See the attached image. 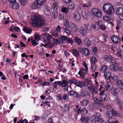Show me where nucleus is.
Wrapping results in <instances>:
<instances>
[{
  "label": "nucleus",
  "mask_w": 123,
  "mask_h": 123,
  "mask_svg": "<svg viewBox=\"0 0 123 123\" xmlns=\"http://www.w3.org/2000/svg\"><path fill=\"white\" fill-rule=\"evenodd\" d=\"M87 86L88 87L89 90L92 89V88L94 86L92 84L91 82L88 83L87 85Z\"/></svg>",
  "instance_id": "603ef678"
},
{
  "label": "nucleus",
  "mask_w": 123,
  "mask_h": 123,
  "mask_svg": "<svg viewBox=\"0 0 123 123\" xmlns=\"http://www.w3.org/2000/svg\"><path fill=\"white\" fill-rule=\"evenodd\" d=\"M92 97V99L95 102L92 103V105L97 108H99L101 106L102 103L100 98L99 99L96 97Z\"/></svg>",
  "instance_id": "20e7f679"
},
{
  "label": "nucleus",
  "mask_w": 123,
  "mask_h": 123,
  "mask_svg": "<svg viewBox=\"0 0 123 123\" xmlns=\"http://www.w3.org/2000/svg\"><path fill=\"white\" fill-rule=\"evenodd\" d=\"M91 5V3L89 1L86 3H84L82 4V5L84 8H88Z\"/></svg>",
  "instance_id": "a19ab883"
},
{
  "label": "nucleus",
  "mask_w": 123,
  "mask_h": 123,
  "mask_svg": "<svg viewBox=\"0 0 123 123\" xmlns=\"http://www.w3.org/2000/svg\"><path fill=\"white\" fill-rule=\"evenodd\" d=\"M108 122L109 123H115V122H117V121L115 120L113 117H110L109 118Z\"/></svg>",
  "instance_id": "473e14b6"
},
{
  "label": "nucleus",
  "mask_w": 123,
  "mask_h": 123,
  "mask_svg": "<svg viewBox=\"0 0 123 123\" xmlns=\"http://www.w3.org/2000/svg\"><path fill=\"white\" fill-rule=\"evenodd\" d=\"M89 120V118L87 117H82L80 120L82 123H83L85 121H88Z\"/></svg>",
  "instance_id": "2f4dec72"
},
{
  "label": "nucleus",
  "mask_w": 123,
  "mask_h": 123,
  "mask_svg": "<svg viewBox=\"0 0 123 123\" xmlns=\"http://www.w3.org/2000/svg\"><path fill=\"white\" fill-rule=\"evenodd\" d=\"M88 91L86 89H83L80 93V96L82 97H86L87 95Z\"/></svg>",
  "instance_id": "5701e85b"
},
{
  "label": "nucleus",
  "mask_w": 123,
  "mask_h": 123,
  "mask_svg": "<svg viewBox=\"0 0 123 123\" xmlns=\"http://www.w3.org/2000/svg\"><path fill=\"white\" fill-rule=\"evenodd\" d=\"M92 12L94 15L97 17H100L102 16L101 11L98 8H93L92 9Z\"/></svg>",
  "instance_id": "423d86ee"
},
{
  "label": "nucleus",
  "mask_w": 123,
  "mask_h": 123,
  "mask_svg": "<svg viewBox=\"0 0 123 123\" xmlns=\"http://www.w3.org/2000/svg\"><path fill=\"white\" fill-rule=\"evenodd\" d=\"M84 42L85 45L87 47H89L91 45L90 41L89 39L87 38H85L84 40Z\"/></svg>",
  "instance_id": "b1692460"
},
{
  "label": "nucleus",
  "mask_w": 123,
  "mask_h": 123,
  "mask_svg": "<svg viewBox=\"0 0 123 123\" xmlns=\"http://www.w3.org/2000/svg\"><path fill=\"white\" fill-rule=\"evenodd\" d=\"M41 37L43 38V40L45 43H48L50 41L51 39L53 37L52 35L47 33H43L41 35Z\"/></svg>",
  "instance_id": "7ed1b4c3"
},
{
  "label": "nucleus",
  "mask_w": 123,
  "mask_h": 123,
  "mask_svg": "<svg viewBox=\"0 0 123 123\" xmlns=\"http://www.w3.org/2000/svg\"><path fill=\"white\" fill-rule=\"evenodd\" d=\"M79 51L76 49H72V54L76 57H79L80 56V54Z\"/></svg>",
  "instance_id": "f3484780"
},
{
  "label": "nucleus",
  "mask_w": 123,
  "mask_h": 123,
  "mask_svg": "<svg viewBox=\"0 0 123 123\" xmlns=\"http://www.w3.org/2000/svg\"><path fill=\"white\" fill-rule=\"evenodd\" d=\"M113 116L117 117L119 118H121L122 117V115L120 113H118L117 111L115 110L113 112Z\"/></svg>",
  "instance_id": "72a5a7b5"
},
{
  "label": "nucleus",
  "mask_w": 123,
  "mask_h": 123,
  "mask_svg": "<svg viewBox=\"0 0 123 123\" xmlns=\"http://www.w3.org/2000/svg\"><path fill=\"white\" fill-rule=\"evenodd\" d=\"M60 38L61 39L62 41H66L68 39V37L65 36H61L60 37Z\"/></svg>",
  "instance_id": "5fc2aeb1"
},
{
  "label": "nucleus",
  "mask_w": 123,
  "mask_h": 123,
  "mask_svg": "<svg viewBox=\"0 0 123 123\" xmlns=\"http://www.w3.org/2000/svg\"><path fill=\"white\" fill-rule=\"evenodd\" d=\"M103 18L104 20L106 21H109L110 19V18L107 16H104Z\"/></svg>",
  "instance_id": "052dcab7"
},
{
  "label": "nucleus",
  "mask_w": 123,
  "mask_h": 123,
  "mask_svg": "<svg viewBox=\"0 0 123 123\" xmlns=\"http://www.w3.org/2000/svg\"><path fill=\"white\" fill-rule=\"evenodd\" d=\"M64 27L67 28H69V25L68 20L67 19L65 18L64 19Z\"/></svg>",
  "instance_id": "a878e982"
},
{
  "label": "nucleus",
  "mask_w": 123,
  "mask_h": 123,
  "mask_svg": "<svg viewBox=\"0 0 123 123\" xmlns=\"http://www.w3.org/2000/svg\"><path fill=\"white\" fill-rule=\"evenodd\" d=\"M115 101L117 104L118 105V106L119 107L120 110H122L123 109V106L121 103V101L118 96V95H117V97L116 96Z\"/></svg>",
  "instance_id": "9d476101"
},
{
  "label": "nucleus",
  "mask_w": 123,
  "mask_h": 123,
  "mask_svg": "<svg viewBox=\"0 0 123 123\" xmlns=\"http://www.w3.org/2000/svg\"><path fill=\"white\" fill-rule=\"evenodd\" d=\"M69 83L70 84L74 83V84L76 83V80L74 79H73L71 80H69Z\"/></svg>",
  "instance_id": "338daca9"
},
{
  "label": "nucleus",
  "mask_w": 123,
  "mask_h": 123,
  "mask_svg": "<svg viewBox=\"0 0 123 123\" xmlns=\"http://www.w3.org/2000/svg\"><path fill=\"white\" fill-rule=\"evenodd\" d=\"M74 97L77 99L79 98L80 97V95L79 93L75 92V94Z\"/></svg>",
  "instance_id": "bf43d9fd"
},
{
  "label": "nucleus",
  "mask_w": 123,
  "mask_h": 123,
  "mask_svg": "<svg viewBox=\"0 0 123 123\" xmlns=\"http://www.w3.org/2000/svg\"><path fill=\"white\" fill-rule=\"evenodd\" d=\"M32 41L31 43L33 46H35L36 45H38V43L35 40L33 39H31Z\"/></svg>",
  "instance_id": "4d7b16f0"
},
{
  "label": "nucleus",
  "mask_w": 123,
  "mask_h": 123,
  "mask_svg": "<svg viewBox=\"0 0 123 123\" xmlns=\"http://www.w3.org/2000/svg\"><path fill=\"white\" fill-rule=\"evenodd\" d=\"M74 20L77 21H79L80 18V15L79 13L77 12H74Z\"/></svg>",
  "instance_id": "9b49d317"
},
{
  "label": "nucleus",
  "mask_w": 123,
  "mask_h": 123,
  "mask_svg": "<svg viewBox=\"0 0 123 123\" xmlns=\"http://www.w3.org/2000/svg\"><path fill=\"white\" fill-rule=\"evenodd\" d=\"M10 5L11 7L14 9H18L19 7L18 4L15 2L11 4Z\"/></svg>",
  "instance_id": "2eb2a0df"
},
{
  "label": "nucleus",
  "mask_w": 123,
  "mask_h": 123,
  "mask_svg": "<svg viewBox=\"0 0 123 123\" xmlns=\"http://www.w3.org/2000/svg\"><path fill=\"white\" fill-rule=\"evenodd\" d=\"M84 25L85 26V27L86 29L88 30H91L92 29V25H90L89 24H89H84Z\"/></svg>",
  "instance_id": "ea45409f"
},
{
  "label": "nucleus",
  "mask_w": 123,
  "mask_h": 123,
  "mask_svg": "<svg viewBox=\"0 0 123 123\" xmlns=\"http://www.w3.org/2000/svg\"><path fill=\"white\" fill-rule=\"evenodd\" d=\"M75 92L73 91H70L69 92H68V93L69 94V95L71 96H73L74 95Z\"/></svg>",
  "instance_id": "680f3d73"
},
{
  "label": "nucleus",
  "mask_w": 123,
  "mask_h": 123,
  "mask_svg": "<svg viewBox=\"0 0 123 123\" xmlns=\"http://www.w3.org/2000/svg\"><path fill=\"white\" fill-rule=\"evenodd\" d=\"M62 28L63 29L64 31L66 33L70 34H71V32L68 29V28L65 27H63Z\"/></svg>",
  "instance_id": "49530a36"
},
{
  "label": "nucleus",
  "mask_w": 123,
  "mask_h": 123,
  "mask_svg": "<svg viewBox=\"0 0 123 123\" xmlns=\"http://www.w3.org/2000/svg\"><path fill=\"white\" fill-rule=\"evenodd\" d=\"M111 73L109 72H106L104 73V76L107 79H110L111 78Z\"/></svg>",
  "instance_id": "cd10ccee"
},
{
  "label": "nucleus",
  "mask_w": 123,
  "mask_h": 123,
  "mask_svg": "<svg viewBox=\"0 0 123 123\" xmlns=\"http://www.w3.org/2000/svg\"><path fill=\"white\" fill-rule=\"evenodd\" d=\"M40 6V5L37 3V1L36 0L31 5V7L33 9H36L39 8Z\"/></svg>",
  "instance_id": "4468645a"
},
{
  "label": "nucleus",
  "mask_w": 123,
  "mask_h": 123,
  "mask_svg": "<svg viewBox=\"0 0 123 123\" xmlns=\"http://www.w3.org/2000/svg\"><path fill=\"white\" fill-rule=\"evenodd\" d=\"M108 95H101L100 98L101 102H105L108 99Z\"/></svg>",
  "instance_id": "412c9836"
},
{
  "label": "nucleus",
  "mask_w": 123,
  "mask_h": 123,
  "mask_svg": "<svg viewBox=\"0 0 123 123\" xmlns=\"http://www.w3.org/2000/svg\"><path fill=\"white\" fill-rule=\"evenodd\" d=\"M75 109V111L78 112V113L80 112V111L81 110V108H79V107L78 105L75 106V107H74Z\"/></svg>",
  "instance_id": "864d4df0"
},
{
  "label": "nucleus",
  "mask_w": 123,
  "mask_h": 123,
  "mask_svg": "<svg viewBox=\"0 0 123 123\" xmlns=\"http://www.w3.org/2000/svg\"><path fill=\"white\" fill-rule=\"evenodd\" d=\"M72 30L73 31H76L78 30L77 26L74 24H72L71 26Z\"/></svg>",
  "instance_id": "e433bc0d"
},
{
  "label": "nucleus",
  "mask_w": 123,
  "mask_h": 123,
  "mask_svg": "<svg viewBox=\"0 0 123 123\" xmlns=\"http://www.w3.org/2000/svg\"><path fill=\"white\" fill-rule=\"evenodd\" d=\"M111 78V80H113L114 81H117L118 79V77L116 75H114Z\"/></svg>",
  "instance_id": "6e6d98bb"
},
{
  "label": "nucleus",
  "mask_w": 123,
  "mask_h": 123,
  "mask_svg": "<svg viewBox=\"0 0 123 123\" xmlns=\"http://www.w3.org/2000/svg\"><path fill=\"white\" fill-rule=\"evenodd\" d=\"M98 23V21L96 23L92 25V28H93L94 29L96 30H98L99 28V26Z\"/></svg>",
  "instance_id": "c85d7f7f"
},
{
  "label": "nucleus",
  "mask_w": 123,
  "mask_h": 123,
  "mask_svg": "<svg viewBox=\"0 0 123 123\" xmlns=\"http://www.w3.org/2000/svg\"><path fill=\"white\" fill-rule=\"evenodd\" d=\"M21 4L22 5H25L28 2V0H20Z\"/></svg>",
  "instance_id": "3c124183"
},
{
  "label": "nucleus",
  "mask_w": 123,
  "mask_h": 123,
  "mask_svg": "<svg viewBox=\"0 0 123 123\" xmlns=\"http://www.w3.org/2000/svg\"><path fill=\"white\" fill-rule=\"evenodd\" d=\"M68 7L70 9H72L74 8V4H72L69 5L68 6Z\"/></svg>",
  "instance_id": "69168bd1"
},
{
  "label": "nucleus",
  "mask_w": 123,
  "mask_h": 123,
  "mask_svg": "<svg viewBox=\"0 0 123 123\" xmlns=\"http://www.w3.org/2000/svg\"><path fill=\"white\" fill-rule=\"evenodd\" d=\"M53 35L55 37H58L59 35L57 31H54L52 33Z\"/></svg>",
  "instance_id": "13d9d810"
},
{
  "label": "nucleus",
  "mask_w": 123,
  "mask_h": 123,
  "mask_svg": "<svg viewBox=\"0 0 123 123\" xmlns=\"http://www.w3.org/2000/svg\"><path fill=\"white\" fill-rule=\"evenodd\" d=\"M62 85H61L62 87L65 86H68V82L65 80H63L61 82Z\"/></svg>",
  "instance_id": "a18cd8bd"
},
{
  "label": "nucleus",
  "mask_w": 123,
  "mask_h": 123,
  "mask_svg": "<svg viewBox=\"0 0 123 123\" xmlns=\"http://www.w3.org/2000/svg\"><path fill=\"white\" fill-rule=\"evenodd\" d=\"M123 12V8L119 7L117 9L116 13L117 15H120L122 14Z\"/></svg>",
  "instance_id": "4be33fe9"
},
{
  "label": "nucleus",
  "mask_w": 123,
  "mask_h": 123,
  "mask_svg": "<svg viewBox=\"0 0 123 123\" xmlns=\"http://www.w3.org/2000/svg\"><path fill=\"white\" fill-rule=\"evenodd\" d=\"M74 41L78 45H80L81 43V40L79 38L76 37L74 39Z\"/></svg>",
  "instance_id": "c756f323"
},
{
  "label": "nucleus",
  "mask_w": 123,
  "mask_h": 123,
  "mask_svg": "<svg viewBox=\"0 0 123 123\" xmlns=\"http://www.w3.org/2000/svg\"><path fill=\"white\" fill-rule=\"evenodd\" d=\"M102 118H99L97 116L93 115L91 117V120L93 123L99 122L102 119Z\"/></svg>",
  "instance_id": "1a4fd4ad"
},
{
  "label": "nucleus",
  "mask_w": 123,
  "mask_h": 123,
  "mask_svg": "<svg viewBox=\"0 0 123 123\" xmlns=\"http://www.w3.org/2000/svg\"><path fill=\"white\" fill-rule=\"evenodd\" d=\"M110 69L112 71H122L123 69L121 67H118L116 65H111L110 66Z\"/></svg>",
  "instance_id": "0eeeda50"
},
{
  "label": "nucleus",
  "mask_w": 123,
  "mask_h": 123,
  "mask_svg": "<svg viewBox=\"0 0 123 123\" xmlns=\"http://www.w3.org/2000/svg\"><path fill=\"white\" fill-rule=\"evenodd\" d=\"M115 110L114 109H112L111 110L110 109L108 110L106 113L107 116L110 117H112L111 116L112 115L113 116V112H114Z\"/></svg>",
  "instance_id": "aec40b11"
},
{
  "label": "nucleus",
  "mask_w": 123,
  "mask_h": 123,
  "mask_svg": "<svg viewBox=\"0 0 123 123\" xmlns=\"http://www.w3.org/2000/svg\"><path fill=\"white\" fill-rule=\"evenodd\" d=\"M112 57L110 56L106 55L104 56V59L107 62H111Z\"/></svg>",
  "instance_id": "4c0bfd02"
},
{
  "label": "nucleus",
  "mask_w": 123,
  "mask_h": 123,
  "mask_svg": "<svg viewBox=\"0 0 123 123\" xmlns=\"http://www.w3.org/2000/svg\"><path fill=\"white\" fill-rule=\"evenodd\" d=\"M53 41L54 42L56 45L58 44L59 43V41L58 39L54 38L53 39Z\"/></svg>",
  "instance_id": "e2e57ef3"
},
{
  "label": "nucleus",
  "mask_w": 123,
  "mask_h": 123,
  "mask_svg": "<svg viewBox=\"0 0 123 123\" xmlns=\"http://www.w3.org/2000/svg\"><path fill=\"white\" fill-rule=\"evenodd\" d=\"M79 32L83 35L85 36L87 34L86 31L83 28H80L79 29Z\"/></svg>",
  "instance_id": "393cba45"
},
{
  "label": "nucleus",
  "mask_w": 123,
  "mask_h": 123,
  "mask_svg": "<svg viewBox=\"0 0 123 123\" xmlns=\"http://www.w3.org/2000/svg\"><path fill=\"white\" fill-rule=\"evenodd\" d=\"M113 87L112 84L109 82H107V84L105 86L106 89L108 91L111 90Z\"/></svg>",
  "instance_id": "ddd939ff"
},
{
  "label": "nucleus",
  "mask_w": 123,
  "mask_h": 123,
  "mask_svg": "<svg viewBox=\"0 0 123 123\" xmlns=\"http://www.w3.org/2000/svg\"><path fill=\"white\" fill-rule=\"evenodd\" d=\"M89 102V101L86 99L82 100L80 102L81 105L84 106L87 105L88 104Z\"/></svg>",
  "instance_id": "7c9ffc66"
},
{
  "label": "nucleus",
  "mask_w": 123,
  "mask_h": 123,
  "mask_svg": "<svg viewBox=\"0 0 123 123\" xmlns=\"http://www.w3.org/2000/svg\"><path fill=\"white\" fill-rule=\"evenodd\" d=\"M111 40L113 43L115 44H117L120 41L119 37L115 36H113L111 37Z\"/></svg>",
  "instance_id": "6e6552de"
},
{
  "label": "nucleus",
  "mask_w": 123,
  "mask_h": 123,
  "mask_svg": "<svg viewBox=\"0 0 123 123\" xmlns=\"http://www.w3.org/2000/svg\"><path fill=\"white\" fill-rule=\"evenodd\" d=\"M90 90H92V92L94 94H97L98 93V88L97 86H94Z\"/></svg>",
  "instance_id": "f704fd0d"
},
{
  "label": "nucleus",
  "mask_w": 123,
  "mask_h": 123,
  "mask_svg": "<svg viewBox=\"0 0 123 123\" xmlns=\"http://www.w3.org/2000/svg\"><path fill=\"white\" fill-rule=\"evenodd\" d=\"M61 11L65 13H67L68 11V8L64 7H62L61 8Z\"/></svg>",
  "instance_id": "c03bdc74"
},
{
  "label": "nucleus",
  "mask_w": 123,
  "mask_h": 123,
  "mask_svg": "<svg viewBox=\"0 0 123 123\" xmlns=\"http://www.w3.org/2000/svg\"><path fill=\"white\" fill-rule=\"evenodd\" d=\"M48 46L50 48H52L54 46V43H48Z\"/></svg>",
  "instance_id": "0e129e2a"
},
{
  "label": "nucleus",
  "mask_w": 123,
  "mask_h": 123,
  "mask_svg": "<svg viewBox=\"0 0 123 123\" xmlns=\"http://www.w3.org/2000/svg\"><path fill=\"white\" fill-rule=\"evenodd\" d=\"M33 18H31L29 20V23L34 26L38 27H42L46 25L44 20L40 15H33Z\"/></svg>",
  "instance_id": "f257e3e1"
},
{
  "label": "nucleus",
  "mask_w": 123,
  "mask_h": 123,
  "mask_svg": "<svg viewBox=\"0 0 123 123\" xmlns=\"http://www.w3.org/2000/svg\"><path fill=\"white\" fill-rule=\"evenodd\" d=\"M107 68V66L104 65L100 69V71L104 73Z\"/></svg>",
  "instance_id": "58836bf2"
},
{
  "label": "nucleus",
  "mask_w": 123,
  "mask_h": 123,
  "mask_svg": "<svg viewBox=\"0 0 123 123\" xmlns=\"http://www.w3.org/2000/svg\"><path fill=\"white\" fill-rule=\"evenodd\" d=\"M40 6L43 5L45 3L46 0H36Z\"/></svg>",
  "instance_id": "37998d69"
},
{
  "label": "nucleus",
  "mask_w": 123,
  "mask_h": 123,
  "mask_svg": "<svg viewBox=\"0 0 123 123\" xmlns=\"http://www.w3.org/2000/svg\"><path fill=\"white\" fill-rule=\"evenodd\" d=\"M75 85L77 86L82 88L83 86H85L86 84L83 82L79 81L76 82V83H75Z\"/></svg>",
  "instance_id": "a211bd4d"
},
{
  "label": "nucleus",
  "mask_w": 123,
  "mask_h": 123,
  "mask_svg": "<svg viewBox=\"0 0 123 123\" xmlns=\"http://www.w3.org/2000/svg\"><path fill=\"white\" fill-rule=\"evenodd\" d=\"M103 9L107 14L111 15L114 12V8L112 5L109 4H105L103 6Z\"/></svg>",
  "instance_id": "f03ea898"
},
{
  "label": "nucleus",
  "mask_w": 123,
  "mask_h": 123,
  "mask_svg": "<svg viewBox=\"0 0 123 123\" xmlns=\"http://www.w3.org/2000/svg\"><path fill=\"white\" fill-rule=\"evenodd\" d=\"M97 59L94 57H92L91 58L90 60L91 63L92 65H94L97 62Z\"/></svg>",
  "instance_id": "bb28decb"
},
{
  "label": "nucleus",
  "mask_w": 123,
  "mask_h": 123,
  "mask_svg": "<svg viewBox=\"0 0 123 123\" xmlns=\"http://www.w3.org/2000/svg\"><path fill=\"white\" fill-rule=\"evenodd\" d=\"M45 13L47 15H49L51 14L50 8L49 6L45 7L44 9Z\"/></svg>",
  "instance_id": "6ab92c4d"
},
{
  "label": "nucleus",
  "mask_w": 123,
  "mask_h": 123,
  "mask_svg": "<svg viewBox=\"0 0 123 123\" xmlns=\"http://www.w3.org/2000/svg\"><path fill=\"white\" fill-rule=\"evenodd\" d=\"M35 36L34 37V39L35 40L39 41L40 39L39 37V35L37 34H35Z\"/></svg>",
  "instance_id": "8fccbe9b"
},
{
  "label": "nucleus",
  "mask_w": 123,
  "mask_h": 123,
  "mask_svg": "<svg viewBox=\"0 0 123 123\" xmlns=\"http://www.w3.org/2000/svg\"><path fill=\"white\" fill-rule=\"evenodd\" d=\"M98 24L100 29L103 30L106 29V27L102 21L100 20H98Z\"/></svg>",
  "instance_id": "dca6fc26"
},
{
  "label": "nucleus",
  "mask_w": 123,
  "mask_h": 123,
  "mask_svg": "<svg viewBox=\"0 0 123 123\" xmlns=\"http://www.w3.org/2000/svg\"><path fill=\"white\" fill-rule=\"evenodd\" d=\"M52 7L54 10H56L58 7V4L56 2H55L53 3Z\"/></svg>",
  "instance_id": "79ce46f5"
},
{
  "label": "nucleus",
  "mask_w": 123,
  "mask_h": 123,
  "mask_svg": "<svg viewBox=\"0 0 123 123\" xmlns=\"http://www.w3.org/2000/svg\"><path fill=\"white\" fill-rule=\"evenodd\" d=\"M78 74L82 76L83 78H84L85 76V74H86L87 73L85 69H82L80 70L78 73Z\"/></svg>",
  "instance_id": "f8f14e48"
},
{
  "label": "nucleus",
  "mask_w": 123,
  "mask_h": 123,
  "mask_svg": "<svg viewBox=\"0 0 123 123\" xmlns=\"http://www.w3.org/2000/svg\"><path fill=\"white\" fill-rule=\"evenodd\" d=\"M78 50L79 52L86 56L88 55L90 53L89 50L87 48L80 47L78 48Z\"/></svg>",
  "instance_id": "39448f33"
},
{
  "label": "nucleus",
  "mask_w": 123,
  "mask_h": 123,
  "mask_svg": "<svg viewBox=\"0 0 123 123\" xmlns=\"http://www.w3.org/2000/svg\"><path fill=\"white\" fill-rule=\"evenodd\" d=\"M23 30L27 33L30 34L31 32V29L26 27H24L23 29Z\"/></svg>",
  "instance_id": "c9c22d12"
},
{
  "label": "nucleus",
  "mask_w": 123,
  "mask_h": 123,
  "mask_svg": "<svg viewBox=\"0 0 123 123\" xmlns=\"http://www.w3.org/2000/svg\"><path fill=\"white\" fill-rule=\"evenodd\" d=\"M53 18H55L57 17L58 15V12L56 10H54L53 12H52Z\"/></svg>",
  "instance_id": "09e8293b"
},
{
  "label": "nucleus",
  "mask_w": 123,
  "mask_h": 123,
  "mask_svg": "<svg viewBox=\"0 0 123 123\" xmlns=\"http://www.w3.org/2000/svg\"><path fill=\"white\" fill-rule=\"evenodd\" d=\"M80 112L82 114L83 113L85 115L87 114V111L86 109L84 108L81 110Z\"/></svg>",
  "instance_id": "de8ad7c7"
},
{
  "label": "nucleus",
  "mask_w": 123,
  "mask_h": 123,
  "mask_svg": "<svg viewBox=\"0 0 123 123\" xmlns=\"http://www.w3.org/2000/svg\"><path fill=\"white\" fill-rule=\"evenodd\" d=\"M64 110L65 111H68L69 110V106L68 105H65L64 107Z\"/></svg>",
  "instance_id": "774afa93"
}]
</instances>
